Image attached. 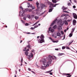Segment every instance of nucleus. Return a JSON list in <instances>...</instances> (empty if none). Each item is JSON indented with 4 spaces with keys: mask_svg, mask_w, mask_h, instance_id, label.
Segmentation results:
<instances>
[{
    "mask_svg": "<svg viewBox=\"0 0 77 77\" xmlns=\"http://www.w3.org/2000/svg\"><path fill=\"white\" fill-rule=\"evenodd\" d=\"M45 62H46V60H45V59H43L42 60V63H43L44 65L45 64H44V63H45Z\"/></svg>",
    "mask_w": 77,
    "mask_h": 77,
    "instance_id": "11",
    "label": "nucleus"
},
{
    "mask_svg": "<svg viewBox=\"0 0 77 77\" xmlns=\"http://www.w3.org/2000/svg\"><path fill=\"white\" fill-rule=\"evenodd\" d=\"M69 15L68 14H65V16H66V17H67V16H68Z\"/></svg>",
    "mask_w": 77,
    "mask_h": 77,
    "instance_id": "47",
    "label": "nucleus"
},
{
    "mask_svg": "<svg viewBox=\"0 0 77 77\" xmlns=\"http://www.w3.org/2000/svg\"><path fill=\"white\" fill-rule=\"evenodd\" d=\"M57 20H54L53 22L51 24V25H50V26H53L54 24V23H55V22H56Z\"/></svg>",
    "mask_w": 77,
    "mask_h": 77,
    "instance_id": "9",
    "label": "nucleus"
},
{
    "mask_svg": "<svg viewBox=\"0 0 77 77\" xmlns=\"http://www.w3.org/2000/svg\"><path fill=\"white\" fill-rule=\"evenodd\" d=\"M68 6H70V5H71V3H68Z\"/></svg>",
    "mask_w": 77,
    "mask_h": 77,
    "instance_id": "38",
    "label": "nucleus"
},
{
    "mask_svg": "<svg viewBox=\"0 0 77 77\" xmlns=\"http://www.w3.org/2000/svg\"><path fill=\"white\" fill-rule=\"evenodd\" d=\"M65 16V14H63L61 16V17H64Z\"/></svg>",
    "mask_w": 77,
    "mask_h": 77,
    "instance_id": "32",
    "label": "nucleus"
},
{
    "mask_svg": "<svg viewBox=\"0 0 77 77\" xmlns=\"http://www.w3.org/2000/svg\"><path fill=\"white\" fill-rule=\"evenodd\" d=\"M29 54V52L28 51H26V52L25 53V54L26 56H28V54Z\"/></svg>",
    "mask_w": 77,
    "mask_h": 77,
    "instance_id": "17",
    "label": "nucleus"
},
{
    "mask_svg": "<svg viewBox=\"0 0 77 77\" xmlns=\"http://www.w3.org/2000/svg\"><path fill=\"white\" fill-rule=\"evenodd\" d=\"M33 29H35V28H33L32 27L31 28V29H32V30H33Z\"/></svg>",
    "mask_w": 77,
    "mask_h": 77,
    "instance_id": "57",
    "label": "nucleus"
},
{
    "mask_svg": "<svg viewBox=\"0 0 77 77\" xmlns=\"http://www.w3.org/2000/svg\"><path fill=\"white\" fill-rule=\"evenodd\" d=\"M25 26H29V23H26L25 24Z\"/></svg>",
    "mask_w": 77,
    "mask_h": 77,
    "instance_id": "41",
    "label": "nucleus"
},
{
    "mask_svg": "<svg viewBox=\"0 0 77 77\" xmlns=\"http://www.w3.org/2000/svg\"><path fill=\"white\" fill-rule=\"evenodd\" d=\"M52 2L54 3H56L57 1H56V0H52Z\"/></svg>",
    "mask_w": 77,
    "mask_h": 77,
    "instance_id": "16",
    "label": "nucleus"
},
{
    "mask_svg": "<svg viewBox=\"0 0 77 77\" xmlns=\"http://www.w3.org/2000/svg\"><path fill=\"white\" fill-rule=\"evenodd\" d=\"M49 38L50 39H51V40L52 41V40H53V39H52V38H51V37H49Z\"/></svg>",
    "mask_w": 77,
    "mask_h": 77,
    "instance_id": "50",
    "label": "nucleus"
},
{
    "mask_svg": "<svg viewBox=\"0 0 77 77\" xmlns=\"http://www.w3.org/2000/svg\"><path fill=\"white\" fill-rule=\"evenodd\" d=\"M26 49H27V48H26V47H25L24 48V49L23 50V51H26Z\"/></svg>",
    "mask_w": 77,
    "mask_h": 77,
    "instance_id": "33",
    "label": "nucleus"
},
{
    "mask_svg": "<svg viewBox=\"0 0 77 77\" xmlns=\"http://www.w3.org/2000/svg\"><path fill=\"white\" fill-rule=\"evenodd\" d=\"M21 22H22V23H25V22L23 20H21Z\"/></svg>",
    "mask_w": 77,
    "mask_h": 77,
    "instance_id": "31",
    "label": "nucleus"
},
{
    "mask_svg": "<svg viewBox=\"0 0 77 77\" xmlns=\"http://www.w3.org/2000/svg\"><path fill=\"white\" fill-rule=\"evenodd\" d=\"M36 4L37 5V9L38 10H39V8H38V5H39V3H38V2H37L36 3Z\"/></svg>",
    "mask_w": 77,
    "mask_h": 77,
    "instance_id": "14",
    "label": "nucleus"
},
{
    "mask_svg": "<svg viewBox=\"0 0 77 77\" xmlns=\"http://www.w3.org/2000/svg\"><path fill=\"white\" fill-rule=\"evenodd\" d=\"M28 69L29 71H31L32 70V69H30V68H28Z\"/></svg>",
    "mask_w": 77,
    "mask_h": 77,
    "instance_id": "51",
    "label": "nucleus"
},
{
    "mask_svg": "<svg viewBox=\"0 0 77 77\" xmlns=\"http://www.w3.org/2000/svg\"><path fill=\"white\" fill-rule=\"evenodd\" d=\"M44 42V39H42L40 40L39 42H38L39 43H42V42Z\"/></svg>",
    "mask_w": 77,
    "mask_h": 77,
    "instance_id": "10",
    "label": "nucleus"
},
{
    "mask_svg": "<svg viewBox=\"0 0 77 77\" xmlns=\"http://www.w3.org/2000/svg\"><path fill=\"white\" fill-rule=\"evenodd\" d=\"M58 30H61V29H62V27L60 26H59V27H58Z\"/></svg>",
    "mask_w": 77,
    "mask_h": 77,
    "instance_id": "20",
    "label": "nucleus"
},
{
    "mask_svg": "<svg viewBox=\"0 0 77 77\" xmlns=\"http://www.w3.org/2000/svg\"><path fill=\"white\" fill-rule=\"evenodd\" d=\"M20 9H22V10H23V9L21 6H20Z\"/></svg>",
    "mask_w": 77,
    "mask_h": 77,
    "instance_id": "48",
    "label": "nucleus"
},
{
    "mask_svg": "<svg viewBox=\"0 0 77 77\" xmlns=\"http://www.w3.org/2000/svg\"><path fill=\"white\" fill-rule=\"evenodd\" d=\"M57 28V25H55L53 27V29H56Z\"/></svg>",
    "mask_w": 77,
    "mask_h": 77,
    "instance_id": "21",
    "label": "nucleus"
},
{
    "mask_svg": "<svg viewBox=\"0 0 77 77\" xmlns=\"http://www.w3.org/2000/svg\"><path fill=\"white\" fill-rule=\"evenodd\" d=\"M27 17L28 18H29V19H30L31 18V17H30V15H28L27 16Z\"/></svg>",
    "mask_w": 77,
    "mask_h": 77,
    "instance_id": "19",
    "label": "nucleus"
},
{
    "mask_svg": "<svg viewBox=\"0 0 77 77\" xmlns=\"http://www.w3.org/2000/svg\"><path fill=\"white\" fill-rule=\"evenodd\" d=\"M65 36L64 35V36H63V40L65 39Z\"/></svg>",
    "mask_w": 77,
    "mask_h": 77,
    "instance_id": "59",
    "label": "nucleus"
},
{
    "mask_svg": "<svg viewBox=\"0 0 77 77\" xmlns=\"http://www.w3.org/2000/svg\"><path fill=\"white\" fill-rule=\"evenodd\" d=\"M48 4L50 5L49 6L50 8H51V7H56L57 5H59V4H56L54 5V4L52 3L51 2H48Z\"/></svg>",
    "mask_w": 77,
    "mask_h": 77,
    "instance_id": "1",
    "label": "nucleus"
},
{
    "mask_svg": "<svg viewBox=\"0 0 77 77\" xmlns=\"http://www.w3.org/2000/svg\"><path fill=\"white\" fill-rule=\"evenodd\" d=\"M64 54H65L63 53H60L58 54L59 56H62V55H63Z\"/></svg>",
    "mask_w": 77,
    "mask_h": 77,
    "instance_id": "22",
    "label": "nucleus"
},
{
    "mask_svg": "<svg viewBox=\"0 0 77 77\" xmlns=\"http://www.w3.org/2000/svg\"><path fill=\"white\" fill-rule=\"evenodd\" d=\"M50 75H53V73L51 72L50 73Z\"/></svg>",
    "mask_w": 77,
    "mask_h": 77,
    "instance_id": "55",
    "label": "nucleus"
},
{
    "mask_svg": "<svg viewBox=\"0 0 77 77\" xmlns=\"http://www.w3.org/2000/svg\"><path fill=\"white\" fill-rule=\"evenodd\" d=\"M35 6L32 7V9H35Z\"/></svg>",
    "mask_w": 77,
    "mask_h": 77,
    "instance_id": "36",
    "label": "nucleus"
},
{
    "mask_svg": "<svg viewBox=\"0 0 77 77\" xmlns=\"http://www.w3.org/2000/svg\"><path fill=\"white\" fill-rule=\"evenodd\" d=\"M49 66V64H48L46 65V67H47V66Z\"/></svg>",
    "mask_w": 77,
    "mask_h": 77,
    "instance_id": "54",
    "label": "nucleus"
},
{
    "mask_svg": "<svg viewBox=\"0 0 77 77\" xmlns=\"http://www.w3.org/2000/svg\"><path fill=\"white\" fill-rule=\"evenodd\" d=\"M64 74H65L66 75H70V74L69 73Z\"/></svg>",
    "mask_w": 77,
    "mask_h": 77,
    "instance_id": "30",
    "label": "nucleus"
},
{
    "mask_svg": "<svg viewBox=\"0 0 77 77\" xmlns=\"http://www.w3.org/2000/svg\"><path fill=\"white\" fill-rule=\"evenodd\" d=\"M64 22L65 23V24L66 25H68V22H67V21L66 20H65L64 21Z\"/></svg>",
    "mask_w": 77,
    "mask_h": 77,
    "instance_id": "15",
    "label": "nucleus"
},
{
    "mask_svg": "<svg viewBox=\"0 0 77 77\" xmlns=\"http://www.w3.org/2000/svg\"><path fill=\"white\" fill-rule=\"evenodd\" d=\"M23 19L24 20H26V17H23Z\"/></svg>",
    "mask_w": 77,
    "mask_h": 77,
    "instance_id": "46",
    "label": "nucleus"
},
{
    "mask_svg": "<svg viewBox=\"0 0 77 77\" xmlns=\"http://www.w3.org/2000/svg\"><path fill=\"white\" fill-rule=\"evenodd\" d=\"M73 8H76V7H75V6L74 5L73 6Z\"/></svg>",
    "mask_w": 77,
    "mask_h": 77,
    "instance_id": "53",
    "label": "nucleus"
},
{
    "mask_svg": "<svg viewBox=\"0 0 77 77\" xmlns=\"http://www.w3.org/2000/svg\"><path fill=\"white\" fill-rule=\"evenodd\" d=\"M23 13L22 14V11H20V15H21L22 17H23L24 15V13H25V11L23 10Z\"/></svg>",
    "mask_w": 77,
    "mask_h": 77,
    "instance_id": "3",
    "label": "nucleus"
},
{
    "mask_svg": "<svg viewBox=\"0 0 77 77\" xmlns=\"http://www.w3.org/2000/svg\"><path fill=\"white\" fill-rule=\"evenodd\" d=\"M68 9V8H66L63 9V11H64V10H66V9Z\"/></svg>",
    "mask_w": 77,
    "mask_h": 77,
    "instance_id": "39",
    "label": "nucleus"
},
{
    "mask_svg": "<svg viewBox=\"0 0 77 77\" xmlns=\"http://www.w3.org/2000/svg\"><path fill=\"white\" fill-rule=\"evenodd\" d=\"M73 16L75 19H77V15L75 13H73Z\"/></svg>",
    "mask_w": 77,
    "mask_h": 77,
    "instance_id": "6",
    "label": "nucleus"
},
{
    "mask_svg": "<svg viewBox=\"0 0 77 77\" xmlns=\"http://www.w3.org/2000/svg\"><path fill=\"white\" fill-rule=\"evenodd\" d=\"M53 71V69L51 70L50 71L47 72H51V71Z\"/></svg>",
    "mask_w": 77,
    "mask_h": 77,
    "instance_id": "49",
    "label": "nucleus"
},
{
    "mask_svg": "<svg viewBox=\"0 0 77 77\" xmlns=\"http://www.w3.org/2000/svg\"><path fill=\"white\" fill-rule=\"evenodd\" d=\"M23 63V58H22V59L21 60V63Z\"/></svg>",
    "mask_w": 77,
    "mask_h": 77,
    "instance_id": "58",
    "label": "nucleus"
},
{
    "mask_svg": "<svg viewBox=\"0 0 77 77\" xmlns=\"http://www.w3.org/2000/svg\"><path fill=\"white\" fill-rule=\"evenodd\" d=\"M55 50H57V51H58L59 50V49L58 48L57 49H55Z\"/></svg>",
    "mask_w": 77,
    "mask_h": 77,
    "instance_id": "60",
    "label": "nucleus"
},
{
    "mask_svg": "<svg viewBox=\"0 0 77 77\" xmlns=\"http://www.w3.org/2000/svg\"><path fill=\"white\" fill-rule=\"evenodd\" d=\"M66 49H69V50L70 49V48H69V47H66Z\"/></svg>",
    "mask_w": 77,
    "mask_h": 77,
    "instance_id": "42",
    "label": "nucleus"
},
{
    "mask_svg": "<svg viewBox=\"0 0 77 77\" xmlns=\"http://www.w3.org/2000/svg\"><path fill=\"white\" fill-rule=\"evenodd\" d=\"M31 54L29 55V58H32L33 57V54H32V53H31Z\"/></svg>",
    "mask_w": 77,
    "mask_h": 77,
    "instance_id": "8",
    "label": "nucleus"
},
{
    "mask_svg": "<svg viewBox=\"0 0 77 77\" xmlns=\"http://www.w3.org/2000/svg\"><path fill=\"white\" fill-rule=\"evenodd\" d=\"M65 46H63L62 47V49L63 50V49H65Z\"/></svg>",
    "mask_w": 77,
    "mask_h": 77,
    "instance_id": "35",
    "label": "nucleus"
},
{
    "mask_svg": "<svg viewBox=\"0 0 77 77\" xmlns=\"http://www.w3.org/2000/svg\"><path fill=\"white\" fill-rule=\"evenodd\" d=\"M47 63H48V64L49 65L50 64H51V61H48L47 62Z\"/></svg>",
    "mask_w": 77,
    "mask_h": 77,
    "instance_id": "29",
    "label": "nucleus"
},
{
    "mask_svg": "<svg viewBox=\"0 0 77 77\" xmlns=\"http://www.w3.org/2000/svg\"><path fill=\"white\" fill-rule=\"evenodd\" d=\"M49 32H52V33H53V32H54V29H51V27H50L49 28Z\"/></svg>",
    "mask_w": 77,
    "mask_h": 77,
    "instance_id": "4",
    "label": "nucleus"
},
{
    "mask_svg": "<svg viewBox=\"0 0 77 77\" xmlns=\"http://www.w3.org/2000/svg\"><path fill=\"white\" fill-rule=\"evenodd\" d=\"M46 59L48 60H50V61H51V59L53 60H54V58L53 57V56H51V55H49L48 57H47Z\"/></svg>",
    "mask_w": 77,
    "mask_h": 77,
    "instance_id": "2",
    "label": "nucleus"
},
{
    "mask_svg": "<svg viewBox=\"0 0 77 77\" xmlns=\"http://www.w3.org/2000/svg\"><path fill=\"white\" fill-rule=\"evenodd\" d=\"M31 72H32V73H33V74H35V72L33 71H31Z\"/></svg>",
    "mask_w": 77,
    "mask_h": 77,
    "instance_id": "61",
    "label": "nucleus"
},
{
    "mask_svg": "<svg viewBox=\"0 0 77 77\" xmlns=\"http://www.w3.org/2000/svg\"><path fill=\"white\" fill-rule=\"evenodd\" d=\"M72 36V33H70L69 35V37H71Z\"/></svg>",
    "mask_w": 77,
    "mask_h": 77,
    "instance_id": "28",
    "label": "nucleus"
},
{
    "mask_svg": "<svg viewBox=\"0 0 77 77\" xmlns=\"http://www.w3.org/2000/svg\"><path fill=\"white\" fill-rule=\"evenodd\" d=\"M73 42V41H72L71 42H70L69 43V45L71 44H72V43Z\"/></svg>",
    "mask_w": 77,
    "mask_h": 77,
    "instance_id": "45",
    "label": "nucleus"
},
{
    "mask_svg": "<svg viewBox=\"0 0 77 77\" xmlns=\"http://www.w3.org/2000/svg\"><path fill=\"white\" fill-rule=\"evenodd\" d=\"M52 42H56L54 41H53Z\"/></svg>",
    "mask_w": 77,
    "mask_h": 77,
    "instance_id": "62",
    "label": "nucleus"
},
{
    "mask_svg": "<svg viewBox=\"0 0 77 77\" xmlns=\"http://www.w3.org/2000/svg\"><path fill=\"white\" fill-rule=\"evenodd\" d=\"M28 8H30V7H32V5H29V6H28Z\"/></svg>",
    "mask_w": 77,
    "mask_h": 77,
    "instance_id": "44",
    "label": "nucleus"
},
{
    "mask_svg": "<svg viewBox=\"0 0 77 77\" xmlns=\"http://www.w3.org/2000/svg\"><path fill=\"white\" fill-rule=\"evenodd\" d=\"M41 9H42L44 8V7H45V4H41Z\"/></svg>",
    "mask_w": 77,
    "mask_h": 77,
    "instance_id": "12",
    "label": "nucleus"
},
{
    "mask_svg": "<svg viewBox=\"0 0 77 77\" xmlns=\"http://www.w3.org/2000/svg\"><path fill=\"white\" fill-rule=\"evenodd\" d=\"M57 36H60V33L58 32L57 34Z\"/></svg>",
    "mask_w": 77,
    "mask_h": 77,
    "instance_id": "23",
    "label": "nucleus"
},
{
    "mask_svg": "<svg viewBox=\"0 0 77 77\" xmlns=\"http://www.w3.org/2000/svg\"><path fill=\"white\" fill-rule=\"evenodd\" d=\"M31 17L32 18H33V17H35V15L33 14L31 15Z\"/></svg>",
    "mask_w": 77,
    "mask_h": 77,
    "instance_id": "43",
    "label": "nucleus"
},
{
    "mask_svg": "<svg viewBox=\"0 0 77 77\" xmlns=\"http://www.w3.org/2000/svg\"><path fill=\"white\" fill-rule=\"evenodd\" d=\"M41 39H43L44 38V35L43 34H42L40 36Z\"/></svg>",
    "mask_w": 77,
    "mask_h": 77,
    "instance_id": "13",
    "label": "nucleus"
},
{
    "mask_svg": "<svg viewBox=\"0 0 77 77\" xmlns=\"http://www.w3.org/2000/svg\"><path fill=\"white\" fill-rule=\"evenodd\" d=\"M38 27V25H36L35 26H34V28H37Z\"/></svg>",
    "mask_w": 77,
    "mask_h": 77,
    "instance_id": "37",
    "label": "nucleus"
},
{
    "mask_svg": "<svg viewBox=\"0 0 77 77\" xmlns=\"http://www.w3.org/2000/svg\"><path fill=\"white\" fill-rule=\"evenodd\" d=\"M75 28H72V31H74L75 30Z\"/></svg>",
    "mask_w": 77,
    "mask_h": 77,
    "instance_id": "52",
    "label": "nucleus"
},
{
    "mask_svg": "<svg viewBox=\"0 0 77 77\" xmlns=\"http://www.w3.org/2000/svg\"><path fill=\"white\" fill-rule=\"evenodd\" d=\"M54 58L55 59H56V57L55 56H54Z\"/></svg>",
    "mask_w": 77,
    "mask_h": 77,
    "instance_id": "64",
    "label": "nucleus"
},
{
    "mask_svg": "<svg viewBox=\"0 0 77 77\" xmlns=\"http://www.w3.org/2000/svg\"><path fill=\"white\" fill-rule=\"evenodd\" d=\"M63 12H64L65 13H68V14H69V12L66 11H63Z\"/></svg>",
    "mask_w": 77,
    "mask_h": 77,
    "instance_id": "27",
    "label": "nucleus"
},
{
    "mask_svg": "<svg viewBox=\"0 0 77 77\" xmlns=\"http://www.w3.org/2000/svg\"><path fill=\"white\" fill-rule=\"evenodd\" d=\"M70 2L71 3H72V1H71V0H69ZM73 1H74V2H75V3H76L77 2V1H76V0H73Z\"/></svg>",
    "mask_w": 77,
    "mask_h": 77,
    "instance_id": "26",
    "label": "nucleus"
},
{
    "mask_svg": "<svg viewBox=\"0 0 77 77\" xmlns=\"http://www.w3.org/2000/svg\"><path fill=\"white\" fill-rule=\"evenodd\" d=\"M39 21H38L36 23H35V24H38V23H39Z\"/></svg>",
    "mask_w": 77,
    "mask_h": 77,
    "instance_id": "40",
    "label": "nucleus"
},
{
    "mask_svg": "<svg viewBox=\"0 0 77 77\" xmlns=\"http://www.w3.org/2000/svg\"><path fill=\"white\" fill-rule=\"evenodd\" d=\"M64 19L65 20H66L67 19V17H64Z\"/></svg>",
    "mask_w": 77,
    "mask_h": 77,
    "instance_id": "63",
    "label": "nucleus"
},
{
    "mask_svg": "<svg viewBox=\"0 0 77 77\" xmlns=\"http://www.w3.org/2000/svg\"><path fill=\"white\" fill-rule=\"evenodd\" d=\"M35 20H38L39 19V17L38 16H35Z\"/></svg>",
    "mask_w": 77,
    "mask_h": 77,
    "instance_id": "18",
    "label": "nucleus"
},
{
    "mask_svg": "<svg viewBox=\"0 0 77 77\" xmlns=\"http://www.w3.org/2000/svg\"><path fill=\"white\" fill-rule=\"evenodd\" d=\"M77 22L76 21V20L75 19H74L73 20V26H75L76 25V23Z\"/></svg>",
    "mask_w": 77,
    "mask_h": 77,
    "instance_id": "7",
    "label": "nucleus"
},
{
    "mask_svg": "<svg viewBox=\"0 0 77 77\" xmlns=\"http://www.w3.org/2000/svg\"><path fill=\"white\" fill-rule=\"evenodd\" d=\"M32 46H30V45H28L27 46V47L28 48H29L30 49H32Z\"/></svg>",
    "mask_w": 77,
    "mask_h": 77,
    "instance_id": "24",
    "label": "nucleus"
},
{
    "mask_svg": "<svg viewBox=\"0 0 77 77\" xmlns=\"http://www.w3.org/2000/svg\"><path fill=\"white\" fill-rule=\"evenodd\" d=\"M60 24L61 26H63V22L61 21L60 23Z\"/></svg>",
    "mask_w": 77,
    "mask_h": 77,
    "instance_id": "25",
    "label": "nucleus"
},
{
    "mask_svg": "<svg viewBox=\"0 0 77 77\" xmlns=\"http://www.w3.org/2000/svg\"><path fill=\"white\" fill-rule=\"evenodd\" d=\"M50 8H49V12H52V11H53V10L54 9V8H54V7H50Z\"/></svg>",
    "mask_w": 77,
    "mask_h": 77,
    "instance_id": "5",
    "label": "nucleus"
},
{
    "mask_svg": "<svg viewBox=\"0 0 77 77\" xmlns=\"http://www.w3.org/2000/svg\"><path fill=\"white\" fill-rule=\"evenodd\" d=\"M32 10L31 9H29L28 10L29 12H32Z\"/></svg>",
    "mask_w": 77,
    "mask_h": 77,
    "instance_id": "34",
    "label": "nucleus"
},
{
    "mask_svg": "<svg viewBox=\"0 0 77 77\" xmlns=\"http://www.w3.org/2000/svg\"><path fill=\"white\" fill-rule=\"evenodd\" d=\"M61 33L62 34H63V32L62 31H61Z\"/></svg>",
    "mask_w": 77,
    "mask_h": 77,
    "instance_id": "56",
    "label": "nucleus"
}]
</instances>
